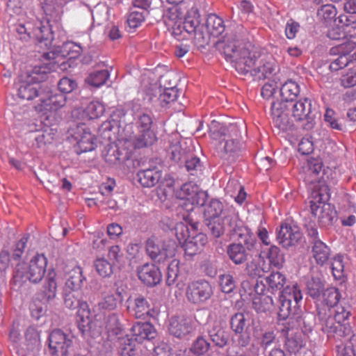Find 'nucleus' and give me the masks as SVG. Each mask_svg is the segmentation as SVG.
<instances>
[{"label":"nucleus","instance_id":"17","mask_svg":"<svg viewBox=\"0 0 356 356\" xmlns=\"http://www.w3.org/2000/svg\"><path fill=\"white\" fill-rule=\"evenodd\" d=\"M194 330L192 318L181 316H173L170 319L168 331L170 334L177 338H183Z\"/></svg>","mask_w":356,"mask_h":356},{"label":"nucleus","instance_id":"32","mask_svg":"<svg viewBox=\"0 0 356 356\" xmlns=\"http://www.w3.org/2000/svg\"><path fill=\"white\" fill-rule=\"evenodd\" d=\"M56 273L54 270H49L45 279L42 291V298L47 302H50L56 296L57 282Z\"/></svg>","mask_w":356,"mask_h":356},{"label":"nucleus","instance_id":"48","mask_svg":"<svg viewBox=\"0 0 356 356\" xmlns=\"http://www.w3.org/2000/svg\"><path fill=\"white\" fill-rule=\"evenodd\" d=\"M104 106L97 101L90 102L83 113L89 120L97 119L101 117L104 112Z\"/></svg>","mask_w":356,"mask_h":356},{"label":"nucleus","instance_id":"10","mask_svg":"<svg viewBox=\"0 0 356 356\" xmlns=\"http://www.w3.org/2000/svg\"><path fill=\"white\" fill-rule=\"evenodd\" d=\"M145 248L147 254L154 262L164 264L175 257L177 245L173 240L161 241L152 236L147 240Z\"/></svg>","mask_w":356,"mask_h":356},{"label":"nucleus","instance_id":"41","mask_svg":"<svg viewBox=\"0 0 356 356\" xmlns=\"http://www.w3.org/2000/svg\"><path fill=\"white\" fill-rule=\"evenodd\" d=\"M76 321L82 334L91 328L90 312L87 306L81 307L77 311Z\"/></svg>","mask_w":356,"mask_h":356},{"label":"nucleus","instance_id":"1","mask_svg":"<svg viewBox=\"0 0 356 356\" xmlns=\"http://www.w3.org/2000/svg\"><path fill=\"white\" fill-rule=\"evenodd\" d=\"M227 60H230L241 74H250L254 80L268 79L275 71L276 64L272 56L253 51L241 41L228 42L223 48Z\"/></svg>","mask_w":356,"mask_h":356},{"label":"nucleus","instance_id":"20","mask_svg":"<svg viewBox=\"0 0 356 356\" xmlns=\"http://www.w3.org/2000/svg\"><path fill=\"white\" fill-rule=\"evenodd\" d=\"M74 138L76 140L77 147L81 152L92 151L95 149V138L84 124L77 126Z\"/></svg>","mask_w":356,"mask_h":356},{"label":"nucleus","instance_id":"49","mask_svg":"<svg viewBox=\"0 0 356 356\" xmlns=\"http://www.w3.org/2000/svg\"><path fill=\"white\" fill-rule=\"evenodd\" d=\"M179 95V90L176 86L165 88L161 92L159 100L162 106L175 102Z\"/></svg>","mask_w":356,"mask_h":356},{"label":"nucleus","instance_id":"34","mask_svg":"<svg viewBox=\"0 0 356 356\" xmlns=\"http://www.w3.org/2000/svg\"><path fill=\"white\" fill-rule=\"evenodd\" d=\"M26 350L32 355H35L40 348V335L39 332L33 327H29L25 333Z\"/></svg>","mask_w":356,"mask_h":356},{"label":"nucleus","instance_id":"42","mask_svg":"<svg viewBox=\"0 0 356 356\" xmlns=\"http://www.w3.org/2000/svg\"><path fill=\"white\" fill-rule=\"evenodd\" d=\"M334 310V322L336 323H349V318L352 315L351 306L348 302H341L339 305L335 306Z\"/></svg>","mask_w":356,"mask_h":356},{"label":"nucleus","instance_id":"50","mask_svg":"<svg viewBox=\"0 0 356 356\" xmlns=\"http://www.w3.org/2000/svg\"><path fill=\"white\" fill-rule=\"evenodd\" d=\"M267 258L270 264L275 267L280 268L284 263V255L281 253L280 250L276 245H271L267 253Z\"/></svg>","mask_w":356,"mask_h":356},{"label":"nucleus","instance_id":"7","mask_svg":"<svg viewBox=\"0 0 356 356\" xmlns=\"http://www.w3.org/2000/svg\"><path fill=\"white\" fill-rule=\"evenodd\" d=\"M318 318L321 325V330L326 333L329 339L336 341H349L353 336V328L350 323L334 322L330 309L321 308L318 310Z\"/></svg>","mask_w":356,"mask_h":356},{"label":"nucleus","instance_id":"38","mask_svg":"<svg viewBox=\"0 0 356 356\" xmlns=\"http://www.w3.org/2000/svg\"><path fill=\"white\" fill-rule=\"evenodd\" d=\"M356 48V43L353 40L346 39L345 42L330 49V55H344L346 57H350L353 59H356V52L350 55V53Z\"/></svg>","mask_w":356,"mask_h":356},{"label":"nucleus","instance_id":"51","mask_svg":"<svg viewBox=\"0 0 356 356\" xmlns=\"http://www.w3.org/2000/svg\"><path fill=\"white\" fill-rule=\"evenodd\" d=\"M340 85L344 88H350L356 86V67L343 72L339 79Z\"/></svg>","mask_w":356,"mask_h":356},{"label":"nucleus","instance_id":"31","mask_svg":"<svg viewBox=\"0 0 356 356\" xmlns=\"http://www.w3.org/2000/svg\"><path fill=\"white\" fill-rule=\"evenodd\" d=\"M265 284L268 291L272 293L282 291L284 289L286 283V277L285 275L279 271H273L270 274L264 278Z\"/></svg>","mask_w":356,"mask_h":356},{"label":"nucleus","instance_id":"4","mask_svg":"<svg viewBox=\"0 0 356 356\" xmlns=\"http://www.w3.org/2000/svg\"><path fill=\"white\" fill-rule=\"evenodd\" d=\"M168 15L169 19L175 22V26L177 24V28L173 27V34L179 35L181 33L179 30L181 23L186 33L196 34L200 24V15L197 8L193 6L189 8L188 5L181 4L168 9Z\"/></svg>","mask_w":356,"mask_h":356},{"label":"nucleus","instance_id":"25","mask_svg":"<svg viewBox=\"0 0 356 356\" xmlns=\"http://www.w3.org/2000/svg\"><path fill=\"white\" fill-rule=\"evenodd\" d=\"M134 340L142 342L145 339H152L156 336V330L149 323H137L131 327Z\"/></svg>","mask_w":356,"mask_h":356},{"label":"nucleus","instance_id":"6","mask_svg":"<svg viewBox=\"0 0 356 356\" xmlns=\"http://www.w3.org/2000/svg\"><path fill=\"white\" fill-rule=\"evenodd\" d=\"M241 148V130L236 124H229L222 129L220 140L216 146L219 156L231 160L237 155Z\"/></svg>","mask_w":356,"mask_h":356},{"label":"nucleus","instance_id":"60","mask_svg":"<svg viewBox=\"0 0 356 356\" xmlns=\"http://www.w3.org/2000/svg\"><path fill=\"white\" fill-rule=\"evenodd\" d=\"M280 305L279 307L278 316L280 319L285 320L292 314L295 313L296 309L293 305L289 302V300L279 297Z\"/></svg>","mask_w":356,"mask_h":356},{"label":"nucleus","instance_id":"15","mask_svg":"<svg viewBox=\"0 0 356 356\" xmlns=\"http://www.w3.org/2000/svg\"><path fill=\"white\" fill-rule=\"evenodd\" d=\"M136 149L125 138L120 139L115 148L108 149L104 158L107 163L111 165H117L129 160L134 151Z\"/></svg>","mask_w":356,"mask_h":356},{"label":"nucleus","instance_id":"64","mask_svg":"<svg viewBox=\"0 0 356 356\" xmlns=\"http://www.w3.org/2000/svg\"><path fill=\"white\" fill-rule=\"evenodd\" d=\"M105 329L108 333H111L112 334H118L121 330V328L120 323L117 315L113 314L108 316L106 321Z\"/></svg>","mask_w":356,"mask_h":356},{"label":"nucleus","instance_id":"16","mask_svg":"<svg viewBox=\"0 0 356 356\" xmlns=\"http://www.w3.org/2000/svg\"><path fill=\"white\" fill-rule=\"evenodd\" d=\"M206 28L207 33L211 38H219L215 43L216 45L222 44V51L226 44L228 42H234L235 41H239L235 38L230 39L227 36H222V34L225 32V25L223 19L218 17L216 14H209L207 16L206 22Z\"/></svg>","mask_w":356,"mask_h":356},{"label":"nucleus","instance_id":"26","mask_svg":"<svg viewBox=\"0 0 356 356\" xmlns=\"http://www.w3.org/2000/svg\"><path fill=\"white\" fill-rule=\"evenodd\" d=\"M208 242L206 234L198 233L191 239H188L183 245L185 254L193 257L200 253Z\"/></svg>","mask_w":356,"mask_h":356},{"label":"nucleus","instance_id":"30","mask_svg":"<svg viewBox=\"0 0 356 356\" xmlns=\"http://www.w3.org/2000/svg\"><path fill=\"white\" fill-rule=\"evenodd\" d=\"M138 182L143 186L150 188L159 182L161 172L156 168L142 170L138 172Z\"/></svg>","mask_w":356,"mask_h":356},{"label":"nucleus","instance_id":"59","mask_svg":"<svg viewBox=\"0 0 356 356\" xmlns=\"http://www.w3.org/2000/svg\"><path fill=\"white\" fill-rule=\"evenodd\" d=\"M146 11L132 10L127 18V23L130 28H137L141 25L145 19Z\"/></svg>","mask_w":356,"mask_h":356},{"label":"nucleus","instance_id":"58","mask_svg":"<svg viewBox=\"0 0 356 356\" xmlns=\"http://www.w3.org/2000/svg\"><path fill=\"white\" fill-rule=\"evenodd\" d=\"M245 324L246 320L244 314L242 313H236L231 318V329L236 334L243 333Z\"/></svg>","mask_w":356,"mask_h":356},{"label":"nucleus","instance_id":"5","mask_svg":"<svg viewBox=\"0 0 356 356\" xmlns=\"http://www.w3.org/2000/svg\"><path fill=\"white\" fill-rule=\"evenodd\" d=\"M327 187L314 190L311 193L310 209L321 227H329L337 220V211L334 205L325 202Z\"/></svg>","mask_w":356,"mask_h":356},{"label":"nucleus","instance_id":"47","mask_svg":"<svg viewBox=\"0 0 356 356\" xmlns=\"http://www.w3.org/2000/svg\"><path fill=\"white\" fill-rule=\"evenodd\" d=\"M308 294L316 300H320L324 291V285L318 278H312L307 284Z\"/></svg>","mask_w":356,"mask_h":356},{"label":"nucleus","instance_id":"33","mask_svg":"<svg viewBox=\"0 0 356 356\" xmlns=\"http://www.w3.org/2000/svg\"><path fill=\"white\" fill-rule=\"evenodd\" d=\"M299 93L300 86L298 83L291 79L287 80L280 88V95L282 99L281 102L286 104L291 103L297 98Z\"/></svg>","mask_w":356,"mask_h":356},{"label":"nucleus","instance_id":"18","mask_svg":"<svg viewBox=\"0 0 356 356\" xmlns=\"http://www.w3.org/2000/svg\"><path fill=\"white\" fill-rule=\"evenodd\" d=\"M138 279L148 286L159 284L162 279L160 269L153 264H145L137 268Z\"/></svg>","mask_w":356,"mask_h":356},{"label":"nucleus","instance_id":"2","mask_svg":"<svg viewBox=\"0 0 356 356\" xmlns=\"http://www.w3.org/2000/svg\"><path fill=\"white\" fill-rule=\"evenodd\" d=\"M65 54H60L54 51L44 53L42 55V65L35 66L28 79L22 81L17 90L18 97L24 100H33L38 97L40 99L43 95L44 90H42L39 83L43 81L47 74L56 71Z\"/></svg>","mask_w":356,"mask_h":356},{"label":"nucleus","instance_id":"40","mask_svg":"<svg viewBox=\"0 0 356 356\" xmlns=\"http://www.w3.org/2000/svg\"><path fill=\"white\" fill-rule=\"evenodd\" d=\"M280 297L282 299L289 300V302L291 304L294 303L293 308L296 309L298 304L302 299L301 291L297 284H294L292 286H286L281 292Z\"/></svg>","mask_w":356,"mask_h":356},{"label":"nucleus","instance_id":"44","mask_svg":"<svg viewBox=\"0 0 356 356\" xmlns=\"http://www.w3.org/2000/svg\"><path fill=\"white\" fill-rule=\"evenodd\" d=\"M132 310L136 318L145 319L149 314V305L145 298L140 296L134 300Z\"/></svg>","mask_w":356,"mask_h":356},{"label":"nucleus","instance_id":"35","mask_svg":"<svg viewBox=\"0 0 356 356\" xmlns=\"http://www.w3.org/2000/svg\"><path fill=\"white\" fill-rule=\"evenodd\" d=\"M229 259L236 265L241 264L248 259L245 248L241 243H232L227 247Z\"/></svg>","mask_w":356,"mask_h":356},{"label":"nucleus","instance_id":"11","mask_svg":"<svg viewBox=\"0 0 356 356\" xmlns=\"http://www.w3.org/2000/svg\"><path fill=\"white\" fill-rule=\"evenodd\" d=\"M39 100L40 103L35 108L48 120L51 117H55L57 112L65 106L67 97L64 94H53L44 91Z\"/></svg>","mask_w":356,"mask_h":356},{"label":"nucleus","instance_id":"62","mask_svg":"<svg viewBox=\"0 0 356 356\" xmlns=\"http://www.w3.org/2000/svg\"><path fill=\"white\" fill-rule=\"evenodd\" d=\"M51 35L52 32L48 22L45 24L41 22L40 26L35 29V35L40 42L49 40Z\"/></svg>","mask_w":356,"mask_h":356},{"label":"nucleus","instance_id":"54","mask_svg":"<svg viewBox=\"0 0 356 356\" xmlns=\"http://www.w3.org/2000/svg\"><path fill=\"white\" fill-rule=\"evenodd\" d=\"M275 339L276 334L273 330H266L259 337H257V343L264 350L274 343Z\"/></svg>","mask_w":356,"mask_h":356},{"label":"nucleus","instance_id":"45","mask_svg":"<svg viewBox=\"0 0 356 356\" xmlns=\"http://www.w3.org/2000/svg\"><path fill=\"white\" fill-rule=\"evenodd\" d=\"M110 76L107 70H102L93 72L88 76L86 81L94 87H100L104 85Z\"/></svg>","mask_w":356,"mask_h":356},{"label":"nucleus","instance_id":"9","mask_svg":"<svg viewBox=\"0 0 356 356\" xmlns=\"http://www.w3.org/2000/svg\"><path fill=\"white\" fill-rule=\"evenodd\" d=\"M47 258L43 254H36L29 262L19 264L15 273V278L28 280L31 283H39L47 270Z\"/></svg>","mask_w":356,"mask_h":356},{"label":"nucleus","instance_id":"28","mask_svg":"<svg viewBox=\"0 0 356 356\" xmlns=\"http://www.w3.org/2000/svg\"><path fill=\"white\" fill-rule=\"evenodd\" d=\"M208 334L213 343L220 347L224 348L228 341L227 333L221 327L219 322L214 321L209 324Z\"/></svg>","mask_w":356,"mask_h":356},{"label":"nucleus","instance_id":"55","mask_svg":"<svg viewBox=\"0 0 356 356\" xmlns=\"http://www.w3.org/2000/svg\"><path fill=\"white\" fill-rule=\"evenodd\" d=\"M331 268L332 275L336 280H341L343 277L344 265L342 255L337 254L333 257Z\"/></svg>","mask_w":356,"mask_h":356},{"label":"nucleus","instance_id":"43","mask_svg":"<svg viewBox=\"0 0 356 356\" xmlns=\"http://www.w3.org/2000/svg\"><path fill=\"white\" fill-rule=\"evenodd\" d=\"M113 265L104 257H98L94 261L97 274L104 278L109 277L113 273Z\"/></svg>","mask_w":356,"mask_h":356},{"label":"nucleus","instance_id":"27","mask_svg":"<svg viewBox=\"0 0 356 356\" xmlns=\"http://www.w3.org/2000/svg\"><path fill=\"white\" fill-rule=\"evenodd\" d=\"M252 307L257 313H266L274 308V302L271 296L267 295L261 290L257 291L252 298Z\"/></svg>","mask_w":356,"mask_h":356},{"label":"nucleus","instance_id":"57","mask_svg":"<svg viewBox=\"0 0 356 356\" xmlns=\"http://www.w3.org/2000/svg\"><path fill=\"white\" fill-rule=\"evenodd\" d=\"M179 261L172 259L167 268L166 284L169 286L174 284L179 275Z\"/></svg>","mask_w":356,"mask_h":356},{"label":"nucleus","instance_id":"53","mask_svg":"<svg viewBox=\"0 0 356 356\" xmlns=\"http://www.w3.org/2000/svg\"><path fill=\"white\" fill-rule=\"evenodd\" d=\"M119 302L113 293H104L103 294L102 298L97 305L99 309L103 310H113L115 309Z\"/></svg>","mask_w":356,"mask_h":356},{"label":"nucleus","instance_id":"21","mask_svg":"<svg viewBox=\"0 0 356 356\" xmlns=\"http://www.w3.org/2000/svg\"><path fill=\"white\" fill-rule=\"evenodd\" d=\"M312 258L315 264L319 266L326 264L331 257L330 248L321 239H316L312 242Z\"/></svg>","mask_w":356,"mask_h":356},{"label":"nucleus","instance_id":"23","mask_svg":"<svg viewBox=\"0 0 356 356\" xmlns=\"http://www.w3.org/2000/svg\"><path fill=\"white\" fill-rule=\"evenodd\" d=\"M240 241L245 246L246 249L251 250L255 248L257 239L251 230L245 226H239L236 224V220L232 222V227H229Z\"/></svg>","mask_w":356,"mask_h":356},{"label":"nucleus","instance_id":"36","mask_svg":"<svg viewBox=\"0 0 356 356\" xmlns=\"http://www.w3.org/2000/svg\"><path fill=\"white\" fill-rule=\"evenodd\" d=\"M245 271L252 278L260 277L268 271V267L263 259H259V262L253 259L246 264Z\"/></svg>","mask_w":356,"mask_h":356},{"label":"nucleus","instance_id":"37","mask_svg":"<svg viewBox=\"0 0 356 356\" xmlns=\"http://www.w3.org/2000/svg\"><path fill=\"white\" fill-rule=\"evenodd\" d=\"M337 10L334 5L325 4L317 10V17L320 22L329 25L336 20Z\"/></svg>","mask_w":356,"mask_h":356},{"label":"nucleus","instance_id":"39","mask_svg":"<svg viewBox=\"0 0 356 356\" xmlns=\"http://www.w3.org/2000/svg\"><path fill=\"white\" fill-rule=\"evenodd\" d=\"M198 186L192 181H189L184 184L179 189L177 190L175 195L177 199L191 200H193L198 194Z\"/></svg>","mask_w":356,"mask_h":356},{"label":"nucleus","instance_id":"52","mask_svg":"<svg viewBox=\"0 0 356 356\" xmlns=\"http://www.w3.org/2000/svg\"><path fill=\"white\" fill-rule=\"evenodd\" d=\"M118 353L120 356H134L136 354V344L133 339L129 338L121 339Z\"/></svg>","mask_w":356,"mask_h":356},{"label":"nucleus","instance_id":"61","mask_svg":"<svg viewBox=\"0 0 356 356\" xmlns=\"http://www.w3.org/2000/svg\"><path fill=\"white\" fill-rule=\"evenodd\" d=\"M175 231L179 243L184 245L190 238L188 227L184 222H178L175 227Z\"/></svg>","mask_w":356,"mask_h":356},{"label":"nucleus","instance_id":"46","mask_svg":"<svg viewBox=\"0 0 356 356\" xmlns=\"http://www.w3.org/2000/svg\"><path fill=\"white\" fill-rule=\"evenodd\" d=\"M322 296L324 303L330 307L338 305L341 298L339 290L335 287H330L324 290Z\"/></svg>","mask_w":356,"mask_h":356},{"label":"nucleus","instance_id":"3","mask_svg":"<svg viewBox=\"0 0 356 356\" xmlns=\"http://www.w3.org/2000/svg\"><path fill=\"white\" fill-rule=\"evenodd\" d=\"M291 110V115L296 121H306L303 129L311 130L314 125V115L312 100L303 98L295 103L286 104L276 101L271 105V117L274 125L278 129L285 131L289 127V120L286 111Z\"/></svg>","mask_w":356,"mask_h":356},{"label":"nucleus","instance_id":"19","mask_svg":"<svg viewBox=\"0 0 356 356\" xmlns=\"http://www.w3.org/2000/svg\"><path fill=\"white\" fill-rule=\"evenodd\" d=\"M301 236L302 234L297 227L284 223L277 232V238L280 244L287 248L296 245Z\"/></svg>","mask_w":356,"mask_h":356},{"label":"nucleus","instance_id":"29","mask_svg":"<svg viewBox=\"0 0 356 356\" xmlns=\"http://www.w3.org/2000/svg\"><path fill=\"white\" fill-rule=\"evenodd\" d=\"M65 277V286L70 290L75 291L82 287L84 278L80 266H74L70 270L66 271Z\"/></svg>","mask_w":356,"mask_h":356},{"label":"nucleus","instance_id":"24","mask_svg":"<svg viewBox=\"0 0 356 356\" xmlns=\"http://www.w3.org/2000/svg\"><path fill=\"white\" fill-rule=\"evenodd\" d=\"M28 240L29 236H24L19 241H18L12 248L11 256L8 251H1V267H8L11 259L18 261L21 259L26 246Z\"/></svg>","mask_w":356,"mask_h":356},{"label":"nucleus","instance_id":"8","mask_svg":"<svg viewBox=\"0 0 356 356\" xmlns=\"http://www.w3.org/2000/svg\"><path fill=\"white\" fill-rule=\"evenodd\" d=\"M136 133L129 138H125L136 149L152 146L157 140L156 134L153 127V120L151 115L140 114L135 122Z\"/></svg>","mask_w":356,"mask_h":356},{"label":"nucleus","instance_id":"14","mask_svg":"<svg viewBox=\"0 0 356 356\" xmlns=\"http://www.w3.org/2000/svg\"><path fill=\"white\" fill-rule=\"evenodd\" d=\"M49 353L51 356H67L72 339L62 330H54L49 335Z\"/></svg>","mask_w":356,"mask_h":356},{"label":"nucleus","instance_id":"63","mask_svg":"<svg viewBox=\"0 0 356 356\" xmlns=\"http://www.w3.org/2000/svg\"><path fill=\"white\" fill-rule=\"evenodd\" d=\"M185 166L191 175H197L202 170V163L199 158L191 156L185 160Z\"/></svg>","mask_w":356,"mask_h":356},{"label":"nucleus","instance_id":"22","mask_svg":"<svg viewBox=\"0 0 356 356\" xmlns=\"http://www.w3.org/2000/svg\"><path fill=\"white\" fill-rule=\"evenodd\" d=\"M322 165L321 161L318 159H311L307 161L305 181L310 185L309 187L312 191L327 187L318 181V175L322 170Z\"/></svg>","mask_w":356,"mask_h":356},{"label":"nucleus","instance_id":"12","mask_svg":"<svg viewBox=\"0 0 356 356\" xmlns=\"http://www.w3.org/2000/svg\"><path fill=\"white\" fill-rule=\"evenodd\" d=\"M204 215L205 220L222 218L229 227H232V222L237 220L234 209L218 199H212L206 204Z\"/></svg>","mask_w":356,"mask_h":356},{"label":"nucleus","instance_id":"13","mask_svg":"<svg viewBox=\"0 0 356 356\" xmlns=\"http://www.w3.org/2000/svg\"><path fill=\"white\" fill-rule=\"evenodd\" d=\"M213 291L211 284L205 280L192 281L187 285L186 297L189 302L200 305L213 296Z\"/></svg>","mask_w":356,"mask_h":356},{"label":"nucleus","instance_id":"56","mask_svg":"<svg viewBox=\"0 0 356 356\" xmlns=\"http://www.w3.org/2000/svg\"><path fill=\"white\" fill-rule=\"evenodd\" d=\"M219 285L223 293H229L234 291L236 284L234 277L230 274H222L219 275Z\"/></svg>","mask_w":356,"mask_h":356}]
</instances>
